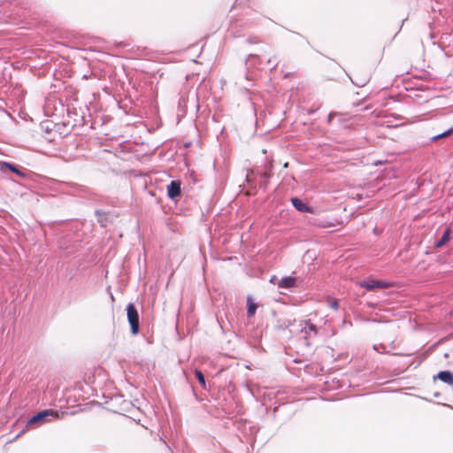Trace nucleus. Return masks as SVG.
Listing matches in <instances>:
<instances>
[{
    "mask_svg": "<svg viewBox=\"0 0 453 453\" xmlns=\"http://www.w3.org/2000/svg\"><path fill=\"white\" fill-rule=\"evenodd\" d=\"M59 418L57 411L52 410H44L32 417L28 422L29 425H42L45 422L51 421Z\"/></svg>",
    "mask_w": 453,
    "mask_h": 453,
    "instance_id": "obj_1",
    "label": "nucleus"
},
{
    "mask_svg": "<svg viewBox=\"0 0 453 453\" xmlns=\"http://www.w3.org/2000/svg\"><path fill=\"white\" fill-rule=\"evenodd\" d=\"M127 319L131 326L133 334H136L139 331V316L134 304L129 303L127 308Z\"/></svg>",
    "mask_w": 453,
    "mask_h": 453,
    "instance_id": "obj_2",
    "label": "nucleus"
},
{
    "mask_svg": "<svg viewBox=\"0 0 453 453\" xmlns=\"http://www.w3.org/2000/svg\"><path fill=\"white\" fill-rule=\"evenodd\" d=\"M360 287L366 288L367 290H373L375 288H386L389 287V283L387 281L378 280L375 279H367L359 283Z\"/></svg>",
    "mask_w": 453,
    "mask_h": 453,
    "instance_id": "obj_3",
    "label": "nucleus"
},
{
    "mask_svg": "<svg viewBox=\"0 0 453 453\" xmlns=\"http://www.w3.org/2000/svg\"><path fill=\"white\" fill-rule=\"evenodd\" d=\"M271 283L278 285L280 288H291L296 284V279L293 277H284L279 279L277 276H273L270 280Z\"/></svg>",
    "mask_w": 453,
    "mask_h": 453,
    "instance_id": "obj_4",
    "label": "nucleus"
},
{
    "mask_svg": "<svg viewBox=\"0 0 453 453\" xmlns=\"http://www.w3.org/2000/svg\"><path fill=\"white\" fill-rule=\"evenodd\" d=\"M167 193L168 196L172 199H174L180 194V183L176 180H173L167 186Z\"/></svg>",
    "mask_w": 453,
    "mask_h": 453,
    "instance_id": "obj_5",
    "label": "nucleus"
},
{
    "mask_svg": "<svg viewBox=\"0 0 453 453\" xmlns=\"http://www.w3.org/2000/svg\"><path fill=\"white\" fill-rule=\"evenodd\" d=\"M292 203L299 211H311V209L298 198H292Z\"/></svg>",
    "mask_w": 453,
    "mask_h": 453,
    "instance_id": "obj_6",
    "label": "nucleus"
},
{
    "mask_svg": "<svg viewBox=\"0 0 453 453\" xmlns=\"http://www.w3.org/2000/svg\"><path fill=\"white\" fill-rule=\"evenodd\" d=\"M438 378L449 385H453V374L450 372H441L438 374Z\"/></svg>",
    "mask_w": 453,
    "mask_h": 453,
    "instance_id": "obj_7",
    "label": "nucleus"
},
{
    "mask_svg": "<svg viewBox=\"0 0 453 453\" xmlns=\"http://www.w3.org/2000/svg\"><path fill=\"white\" fill-rule=\"evenodd\" d=\"M303 329L302 332L304 333V337L306 338L307 335H311V334H316V326L314 325L309 324L308 322H303L302 324Z\"/></svg>",
    "mask_w": 453,
    "mask_h": 453,
    "instance_id": "obj_8",
    "label": "nucleus"
},
{
    "mask_svg": "<svg viewBox=\"0 0 453 453\" xmlns=\"http://www.w3.org/2000/svg\"><path fill=\"white\" fill-rule=\"evenodd\" d=\"M247 306H248V316L252 317L255 315L257 305L254 303L251 297H248L247 299Z\"/></svg>",
    "mask_w": 453,
    "mask_h": 453,
    "instance_id": "obj_9",
    "label": "nucleus"
},
{
    "mask_svg": "<svg viewBox=\"0 0 453 453\" xmlns=\"http://www.w3.org/2000/svg\"><path fill=\"white\" fill-rule=\"evenodd\" d=\"M449 236H450V230L448 228L445 230L441 240L436 242V244H435L436 247L439 248V247L443 246L449 240Z\"/></svg>",
    "mask_w": 453,
    "mask_h": 453,
    "instance_id": "obj_10",
    "label": "nucleus"
},
{
    "mask_svg": "<svg viewBox=\"0 0 453 453\" xmlns=\"http://www.w3.org/2000/svg\"><path fill=\"white\" fill-rule=\"evenodd\" d=\"M5 168L10 169L12 172L19 175H21V173L13 165L5 162L0 163V169L4 172Z\"/></svg>",
    "mask_w": 453,
    "mask_h": 453,
    "instance_id": "obj_11",
    "label": "nucleus"
},
{
    "mask_svg": "<svg viewBox=\"0 0 453 453\" xmlns=\"http://www.w3.org/2000/svg\"><path fill=\"white\" fill-rule=\"evenodd\" d=\"M196 378L203 387H205V380L201 371H196Z\"/></svg>",
    "mask_w": 453,
    "mask_h": 453,
    "instance_id": "obj_12",
    "label": "nucleus"
},
{
    "mask_svg": "<svg viewBox=\"0 0 453 453\" xmlns=\"http://www.w3.org/2000/svg\"><path fill=\"white\" fill-rule=\"evenodd\" d=\"M452 133H453V129H449V130H448V131H446V132H444V133H442V134H441L439 135H436V136L433 137V140L435 141V140H438V139H441V138L447 137V136L450 135Z\"/></svg>",
    "mask_w": 453,
    "mask_h": 453,
    "instance_id": "obj_13",
    "label": "nucleus"
},
{
    "mask_svg": "<svg viewBox=\"0 0 453 453\" xmlns=\"http://www.w3.org/2000/svg\"><path fill=\"white\" fill-rule=\"evenodd\" d=\"M329 305L330 307H332L333 309H337L338 308V302L337 300H330L329 301Z\"/></svg>",
    "mask_w": 453,
    "mask_h": 453,
    "instance_id": "obj_14",
    "label": "nucleus"
}]
</instances>
